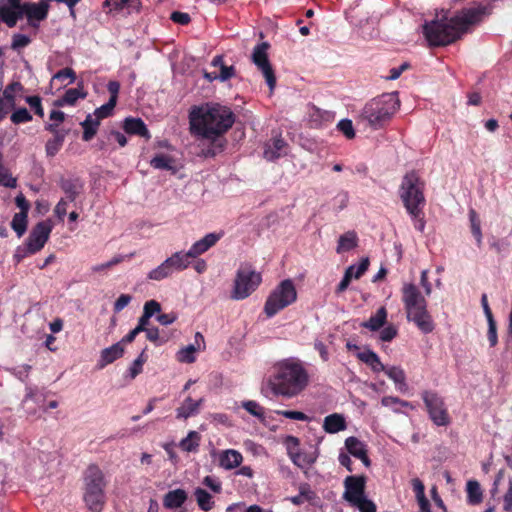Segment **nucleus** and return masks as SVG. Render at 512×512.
Listing matches in <instances>:
<instances>
[{"label": "nucleus", "instance_id": "f257e3e1", "mask_svg": "<svg viewBox=\"0 0 512 512\" xmlns=\"http://www.w3.org/2000/svg\"><path fill=\"white\" fill-rule=\"evenodd\" d=\"M189 123L193 134L212 141V148L205 155L215 156L225 146L221 136L232 127L234 115L226 106L207 103L191 109Z\"/></svg>", "mask_w": 512, "mask_h": 512}, {"label": "nucleus", "instance_id": "f03ea898", "mask_svg": "<svg viewBox=\"0 0 512 512\" xmlns=\"http://www.w3.org/2000/svg\"><path fill=\"white\" fill-rule=\"evenodd\" d=\"M487 14L488 8L482 4L464 8L449 19H437L425 23L424 37L429 46L449 45L469 31L471 26L479 23Z\"/></svg>", "mask_w": 512, "mask_h": 512}, {"label": "nucleus", "instance_id": "7ed1b4c3", "mask_svg": "<svg viewBox=\"0 0 512 512\" xmlns=\"http://www.w3.org/2000/svg\"><path fill=\"white\" fill-rule=\"evenodd\" d=\"M310 384V375L303 361L296 357L277 361L267 380V387L274 396L294 398Z\"/></svg>", "mask_w": 512, "mask_h": 512}, {"label": "nucleus", "instance_id": "20e7f679", "mask_svg": "<svg viewBox=\"0 0 512 512\" xmlns=\"http://www.w3.org/2000/svg\"><path fill=\"white\" fill-rule=\"evenodd\" d=\"M402 301L407 320L413 322L423 333H431L434 330V323L427 310L426 299L414 284L403 285Z\"/></svg>", "mask_w": 512, "mask_h": 512}, {"label": "nucleus", "instance_id": "39448f33", "mask_svg": "<svg viewBox=\"0 0 512 512\" xmlns=\"http://www.w3.org/2000/svg\"><path fill=\"white\" fill-rule=\"evenodd\" d=\"M425 183L416 172L407 173L398 189L399 197L412 220H418L426 204Z\"/></svg>", "mask_w": 512, "mask_h": 512}, {"label": "nucleus", "instance_id": "423d86ee", "mask_svg": "<svg viewBox=\"0 0 512 512\" xmlns=\"http://www.w3.org/2000/svg\"><path fill=\"white\" fill-rule=\"evenodd\" d=\"M400 107L396 93H386L370 100L361 112V117L373 129H379L388 122Z\"/></svg>", "mask_w": 512, "mask_h": 512}, {"label": "nucleus", "instance_id": "0eeeda50", "mask_svg": "<svg viewBox=\"0 0 512 512\" xmlns=\"http://www.w3.org/2000/svg\"><path fill=\"white\" fill-rule=\"evenodd\" d=\"M85 492L84 500L89 509L99 511L105 501L103 472L95 465L89 466L84 478Z\"/></svg>", "mask_w": 512, "mask_h": 512}, {"label": "nucleus", "instance_id": "6e6552de", "mask_svg": "<svg viewBox=\"0 0 512 512\" xmlns=\"http://www.w3.org/2000/svg\"><path fill=\"white\" fill-rule=\"evenodd\" d=\"M297 299V291L292 280H283L268 296L264 311L268 317H273L279 311L293 304Z\"/></svg>", "mask_w": 512, "mask_h": 512}, {"label": "nucleus", "instance_id": "1a4fd4ad", "mask_svg": "<svg viewBox=\"0 0 512 512\" xmlns=\"http://www.w3.org/2000/svg\"><path fill=\"white\" fill-rule=\"evenodd\" d=\"M261 274L249 265H242L236 273L231 298L243 300L250 296L260 285Z\"/></svg>", "mask_w": 512, "mask_h": 512}, {"label": "nucleus", "instance_id": "9d476101", "mask_svg": "<svg viewBox=\"0 0 512 512\" xmlns=\"http://www.w3.org/2000/svg\"><path fill=\"white\" fill-rule=\"evenodd\" d=\"M422 399L425 403L430 419L437 426H447L450 418L445 407L444 400L436 393L425 391L422 393Z\"/></svg>", "mask_w": 512, "mask_h": 512}, {"label": "nucleus", "instance_id": "9b49d317", "mask_svg": "<svg viewBox=\"0 0 512 512\" xmlns=\"http://www.w3.org/2000/svg\"><path fill=\"white\" fill-rule=\"evenodd\" d=\"M268 48L269 44L267 42H262L256 45L253 49L251 58L252 62L262 72L265 81L269 86L270 92L272 93L276 86V77L268 59Z\"/></svg>", "mask_w": 512, "mask_h": 512}, {"label": "nucleus", "instance_id": "f8f14e48", "mask_svg": "<svg viewBox=\"0 0 512 512\" xmlns=\"http://www.w3.org/2000/svg\"><path fill=\"white\" fill-rule=\"evenodd\" d=\"M343 499L353 505L365 496L366 477L364 475H351L344 479Z\"/></svg>", "mask_w": 512, "mask_h": 512}, {"label": "nucleus", "instance_id": "ddd939ff", "mask_svg": "<svg viewBox=\"0 0 512 512\" xmlns=\"http://www.w3.org/2000/svg\"><path fill=\"white\" fill-rule=\"evenodd\" d=\"M23 14L27 17L29 25L38 28L39 22L46 19L49 11V4L46 1L41 3L26 2L22 4Z\"/></svg>", "mask_w": 512, "mask_h": 512}, {"label": "nucleus", "instance_id": "4468645a", "mask_svg": "<svg viewBox=\"0 0 512 512\" xmlns=\"http://www.w3.org/2000/svg\"><path fill=\"white\" fill-rule=\"evenodd\" d=\"M50 233V226H35L26 242L27 252L34 254L41 250L47 242Z\"/></svg>", "mask_w": 512, "mask_h": 512}, {"label": "nucleus", "instance_id": "2eb2a0df", "mask_svg": "<svg viewBox=\"0 0 512 512\" xmlns=\"http://www.w3.org/2000/svg\"><path fill=\"white\" fill-rule=\"evenodd\" d=\"M212 456L218 461V466L224 470H232L243 462L242 454L235 449H225L219 452H213Z\"/></svg>", "mask_w": 512, "mask_h": 512}, {"label": "nucleus", "instance_id": "dca6fc26", "mask_svg": "<svg viewBox=\"0 0 512 512\" xmlns=\"http://www.w3.org/2000/svg\"><path fill=\"white\" fill-rule=\"evenodd\" d=\"M344 447L348 454L361 460L366 467H370L371 461L367 455V448L361 440L354 436H350L346 438Z\"/></svg>", "mask_w": 512, "mask_h": 512}, {"label": "nucleus", "instance_id": "f3484780", "mask_svg": "<svg viewBox=\"0 0 512 512\" xmlns=\"http://www.w3.org/2000/svg\"><path fill=\"white\" fill-rule=\"evenodd\" d=\"M287 153V143L280 137L276 136L265 143L264 158L273 161Z\"/></svg>", "mask_w": 512, "mask_h": 512}, {"label": "nucleus", "instance_id": "a211bd4d", "mask_svg": "<svg viewBox=\"0 0 512 512\" xmlns=\"http://www.w3.org/2000/svg\"><path fill=\"white\" fill-rule=\"evenodd\" d=\"M223 235V232H213L205 235L190 247L188 255H191L192 258H196L197 256L205 253L210 247L215 245Z\"/></svg>", "mask_w": 512, "mask_h": 512}, {"label": "nucleus", "instance_id": "6ab92c4d", "mask_svg": "<svg viewBox=\"0 0 512 512\" xmlns=\"http://www.w3.org/2000/svg\"><path fill=\"white\" fill-rule=\"evenodd\" d=\"M190 258H192V256L188 255V251H177L164 261L167 264L170 273L173 275L176 272H181L187 269L191 264Z\"/></svg>", "mask_w": 512, "mask_h": 512}, {"label": "nucleus", "instance_id": "aec40b11", "mask_svg": "<svg viewBox=\"0 0 512 512\" xmlns=\"http://www.w3.org/2000/svg\"><path fill=\"white\" fill-rule=\"evenodd\" d=\"M22 90L23 86L19 82H13L6 86L3 90L2 97L0 98V105L7 111L14 108L16 105V99L21 95Z\"/></svg>", "mask_w": 512, "mask_h": 512}, {"label": "nucleus", "instance_id": "412c9836", "mask_svg": "<svg viewBox=\"0 0 512 512\" xmlns=\"http://www.w3.org/2000/svg\"><path fill=\"white\" fill-rule=\"evenodd\" d=\"M125 348L122 343H115L110 347H107L101 351L100 359L98 361L99 368H104L108 364L114 362L123 356Z\"/></svg>", "mask_w": 512, "mask_h": 512}, {"label": "nucleus", "instance_id": "4be33fe9", "mask_svg": "<svg viewBox=\"0 0 512 512\" xmlns=\"http://www.w3.org/2000/svg\"><path fill=\"white\" fill-rule=\"evenodd\" d=\"M200 342L204 343V338L198 332L195 335V343L187 345L177 353L178 361L182 363H193L195 361V353L201 349Z\"/></svg>", "mask_w": 512, "mask_h": 512}, {"label": "nucleus", "instance_id": "5701e85b", "mask_svg": "<svg viewBox=\"0 0 512 512\" xmlns=\"http://www.w3.org/2000/svg\"><path fill=\"white\" fill-rule=\"evenodd\" d=\"M346 428V420L342 414L333 413L326 416L323 420V429L329 434H335L340 431H344Z\"/></svg>", "mask_w": 512, "mask_h": 512}, {"label": "nucleus", "instance_id": "b1692460", "mask_svg": "<svg viewBox=\"0 0 512 512\" xmlns=\"http://www.w3.org/2000/svg\"><path fill=\"white\" fill-rule=\"evenodd\" d=\"M123 129L128 134L138 135L146 139L151 137L145 123L140 118H126L123 123Z\"/></svg>", "mask_w": 512, "mask_h": 512}, {"label": "nucleus", "instance_id": "393cba45", "mask_svg": "<svg viewBox=\"0 0 512 512\" xmlns=\"http://www.w3.org/2000/svg\"><path fill=\"white\" fill-rule=\"evenodd\" d=\"M1 20L7 24L8 27H14L17 21L24 16L23 8L13 5L0 6Z\"/></svg>", "mask_w": 512, "mask_h": 512}, {"label": "nucleus", "instance_id": "a878e982", "mask_svg": "<svg viewBox=\"0 0 512 512\" xmlns=\"http://www.w3.org/2000/svg\"><path fill=\"white\" fill-rule=\"evenodd\" d=\"M188 495L184 489L178 488L166 493L163 497V505L167 509H177L187 500Z\"/></svg>", "mask_w": 512, "mask_h": 512}, {"label": "nucleus", "instance_id": "bb28decb", "mask_svg": "<svg viewBox=\"0 0 512 512\" xmlns=\"http://www.w3.org/2000/svg\"><path fill=\"white\" fill-rule=\"evenodd\" d=\"M203 399L194 401L191 397H187L180 407L176 409V416L178 419H187L193 415H196L199 411Z\"/></svg>", "mask_w": 512, "mask_h": 512}, {"label": "nucleus", "instance_id": "cd10ccee", "mask_svg": "<svg viewBox=\"0 0 512 512\" xmlns=\"http://www.w3.org/2000/svg\"><path fill=\"white\" fill-rule=\"evenodd\" d=\"M87 93L84 91L83 87L70 88L68 89L64 95L55 101V105L59 107H63L66 105L72 106L79 99L86 98Z\"/></svg>", "mask_w": 512, "mask_h": 512}, {"label": "nucleus", "instance_id": "c85d7f7f", "mask_svg": "<svg viewBox=\"0 0 512 512\" xmlns=\"http://www.w3.org/2000/svg\"><path fill=\"white\" fill-rule=\"evenodd\" d=\"M385 374L394 382L398 391L405 392L407 390L405 372L401 367L389 366L386 368Z\"/></svg>", "mask_w": 512, "mask_h": 512}, {"label": "nucleus", "instance_id": "c756f323", "mask_svg": "<svg viewBox=\"0 0 512 512\" xmlns=\"http://www.w3.org/2000/svg\"><path fill=\"white\" fill-rule=\"evenodd\" d=\"M150 165L154 169L172 171L173 173H175L177 170L175 160L171 156L166 154L155 155L150 160Z\"/></svg>", "mask_w": 512, "mask_h": 512}, {"label": "nucleus", "instance_id": "7c9ffc66", "mask_svg": "<svg viewBox=\"0 0 512 512\" xmlns=\"http://www.w3.org/2000/svg\"><path fill=\"white\" fill-rule=\"evenodd\" d=\"M99 125L100 120L93 114H88L86 119L81 122V126L83 127V140L90 141L96 135Z\"/></svg>", "mask_w": 512, "mask_h": 512}, {"label": "nucleus", "instance_id": "2f4dec72", "mask_svg": "<svg viewBox=\"0 0 512 512\" xmlns=\"http://www.w3.org/2000/svg\"><path fill=\"white\" fill-rule=\"evenodd\" d=\"M358 245V237L354 231H348L340 236L336 248L337 253H344L354 249Z\"/></svg>", "mask_w": 512, "mask_h": 512}, {"label": "nucleus", "instance_id": "473e14b6", "mask_svg": "<svg viewBox=\"0 0 512 512\" xmlns=\"http://www.w3.org/2000/svg\"><path fill=\"white\" fill-rule=\"evenodd\" d=\"M386 319L387 311L384 307H380L375 315L371 316L362 325L371 331H377L386 323Z\"/></svg>", "mask_w": 512, "mask_h": 512}, {"label": "nucleus", "instance_id": "72a5a7b5", "mask_svg": "<svg viewBox=\"0 0 512 512\" xmlns=\"http://www.w3.org/2000/svg\"><path fill=\"white\" fill-rule=\"evenodd\" d=\"M106 4L113 9H126L128 13L138 12L141 0H106Z\"/></svg>", "mask_w": 512, "mask_h": 512}, {"label": "nucleus", "instance_id": "f704fd0d", "mask_svg": "<svg viewBox=\"0 0 512 512\" xmlns=\"http://www.w3.org/2000/svg\"><path fill=\"white\" fill-rule=\"evenodd\" d=\"M171 276H172V274L170 273L167 264L165 263V261H162L158 266L151 269L147 273L146 278H147V280L152 281V282H160V281L170 278Z\"/></svg>", "mask_w": 512, "mask_h": 512}, {"label": "nucleus", "instance_id": "c9c22d12", "mask_svg": "<svg viewBox=\"0 0 512 512\" xmlns=\"http://www.w3.org/2000/svg\"><path fill=\"white\" fill-rule=\"evenodd\" d=\"M200 435L196 431H190L188 435L179 443V447L185 452L197 451L200 444Z\"/></svg>", "mask_w": 512, "mask_h": 512}, {"label": "nucleus", "instance_id": "e433bc0d", "mask_svg": "<svg viewBox=\"0 0 512 512\" xmlns=\"http://www.w3.org/2000/svg\"><path fill=\"white\" fill-rule=\"evenodd\" d=\"M196 502L203 511H210L214 507L212 496L202 488H196L194 491Z\"/></svg>", "mask_w": 512, "mask_h": 512}, {"label": "nucleus", "instance_id": "4c0bfd02", "mask_svg": "<svg viewBox=\"0 0 512 512\" xmlns=\"http://www.w3.org/2000/svg\"><path fill=\"white\" fill-rule=\"evenodd\" d=\"M467 499L470 504H478L482 501L480 484L475 480H469L466 484Z\"/></svg>", "mask_w": 512, "mask_h": 512}, {"label": "nucleus", "instance_id": "58836bf2", "mask_svg": "<svg viewBox=\"0 0 512 512\" xmlns=\"http://www.w3.org/2000/svg\"><path fill=\"white\" fill-rule=\"evenodd\" d=\"M490 246L496 253L504 254L508 250L509 242L506 237H500V233L498 231H494L491 233Z\"/></svg>", "mask_w": 512, "mask_h": 512}, {"label": "nucleus", "instance_id": "ea45409f", "mask_svg": "<svg viewBox=\"0 0 512 512\" xmlns=\"http://www.w3.org/2000/svg\"><path fill=\"white\" fill-rule=\"evenodd\" d=\"M64 142V135L60 133H54V137L47 141L45 150L46 154L50 157L55 156L61 149Z\"/></svg>", "mask_w": 512, "mask_h": 512}, {"label": "nucleus", "instance_id": "a19ab883", "mask_svg": "<svg viewBox=\"0 0 512 512\" xmlns=\"http://www.w3.org/2000/svg\"><path fill=\"white\" fill-rule=\"evenodd\" d=\"M50 123L46 124L45 129L52 133H59L57 128L65 120V113L60 110H53L49 115Z\"/></svg>", "mask_w": 512, "mask_h": 512}, {"label": "nucleus", "instance_id": "79ce46f5", "mask_svg": "<svg viewBox=\"0 0 512 512\" xmlns=\"http://www.w3.org/2000/svg\"><path fill=\"white\" fill-rule=\"evenodd\" d=\"M242 407L254 417L263 420L264 419V408L253 400L242 402Z\"/></svg>", "mask_w": 512, "mask_h": 512}, {"label": "nucleus", "instance_id": "37998d69", "mask_svg": "<svg viewBox=\"0 0 512 512\" xmlns=\"http://www.w3.org/2000/svg\"><path fill=\"white\" fill-rule=\"evenodd\" d=\"M313 492L307 485H303L300 487V492L296 496H292L288 498V500L294 505H302L303 503L312 499Z\"/></svg>", "mask_w": 512, "mask_h": 512}, {"label": "nucleus", "instance_id": "c03bdc74", "mask_svg": "<svg viewBox=\"0 0 512 512\" xmlns=\"http://www.w3.org/2000/svg\"><path fill=\"white\" fill-rule=\"evenodd\" d=\"M76 79L75 72L71 68H64L60 71H58L56 74L53 75L51 79V84H54L55 81H61L64 82L68 80L67 84L74 83Z\"/></svg>", "mask_w": 512, "mask_h": 512}, {"label": "nucleus", "instance_id": "a18cd8bd", "mask_svg": "<svg viewBox=\"0 0 512 512\" xmlns=\"http://www.w3.org/2000/svg\"><path fill=\"white\" fill-rule=\"evenodd\" d=\"M288 453L292 462L298 467H305L314 462V458H308L301 452H294L291 448L289 449Z\"/></svg>", "mask_w": 512, "mask_h": 512}, {"label": "nucleus", "instance_id": "49530a36", "mask_svg": "<svg viewBox=\"0 0 512 512\" xmlns=\"http://www.w3.org/2000/svg\"><path fill=\"white\" fill-rule=\"evenodd\" d=\"M123 260H124V256H115L111 260H109L105 263L93 265L91 267V270L94 273H102V272H105L108 269L112 268L113 266L121 263Z\"/></svg>", "mask_w": 512, "mask_h": 512}, {"label": "nucleus", "instance_id": "de8ad7c7", "mask_svg": "<svg viewBox=\"0 0 512 512\" xmlns=\"http://www.w3.org/2000/svg\"><path fill=\"white\" fill-rule=\"evenodd\" d=\"M147 360V356L144 351L133 361L129 368V374L131 378H135L138 374L142 372V368L144 363Z\"/></svg>", "mask_w": 512, "mask_h": 512}, {"label": "nucleus", "instance_id": "09e8293b", "mask_svg": "<svg viewBox=\"0 0 512 512\" xmlns=\"http://www.w3.org/2000/svg\"><path fill=\"white\" fill-rule=\"evenodd\" d=\"M10 119L14 124L26 123L32 120V115L26 108H19L12 113Z\"/></svg>", "mask_w": 512, "mask_h": 512}, {"label": "nucleus", "instance_id": "8fccbe9b", "mask_svg": "<svg viewBox=\"0 0 512 512\" xmlns=\"http://www.w3.org/2000/svg\"><path fill=\"white\" fill-rule=\"evenodd\" d=\"M72 202L70 200L61 199L55 207V215L57 220L60 222H65L66 216L68 214L69 205Z\"/></svg>", "mask_w": 512, "mask_h": 512}, {"label": "nucleus", "instance_id": "3c124183", "mask_svg": "<svg viewBox=\"0 0 512 512\" xmlns=\"http://www.w3.org/2000/svg\"><path fill=\"white\" fill-rule=\"evenodd\" d=\"M31 43V39L25 34H14L12 37L11 48L13 50H20Z\"/></svg>", "mask_w": 512, "mask_h": 512}, {"label": "nucleus", "instance_id": "603ef678", "mask_svg": "<svg viewBox=\"0 0 512 512\" xmlns=\"http://www.w3.org/2000/svg\"><path fill=\"white\" fill-rule=\"evenodd\" d=\"M381 404L384 406V407H392V404H399V408L401 409L402 407L404 408H411L413 409V405L407 401H404V400H401L400 398L398 397H394V396H385L382 398L381 400Z\"/></svg>", "mask_w": 512, "mask_h": 512}, {"label": "nucleus", "instance_id": "864d4df0", "mask_svg": "<svg viewBox=\"0 0 512 512\" xmlns=\"http://www.w3.org/2000/svg\"><path fill=\"white\" fill-rule=\"evenodd\" d=\"M115 105L116 103H114V100H109L106 104L97 108L93 115L96 116L99 120L106 118L111 115Z\"/></svg>", "mask_w": 512, "mask_h": 512}, {"label": "nucleus", "instance_id": "5fc2aeb1", "mask_svg": "<svg viewBox=\"0 0 512 512\" xmlns=\"http://www.w3.org/2000/svg\"><path fill=\"white\" fill-rule=\"evenodd\" d=\"M488 323V331H487V337L489 340V344L491 347H494L498 343V336H497V325L494 318L487 319Z\"/></svg>", "mask_w": 512, "mask_h": 512}, {"label": "nucleus", "instance_id": "6e6d98bb", "mask_svg": "<svg viewBox=\"0 0 512 512\" xmlns=\"http://www.w3.org/2000/svg\"><path fill=\"white\" fill-rule=\"evenodd\" d=\"M337 127H338L339 131H341L346 136V138H348V139L354 138L355 131H354V127H353L351 120L342 119L339 121Z\"/></svg>", "mask_w": 512, "mask_h": 512}, {"label": "nucleus", "instance_id": "4d7b16f0", "mask_svg": "<svg viewBox=\"0 0 512 512\" xmlns=\"http://www.w3.org/2000/svg\"><path fill=\"white\" fill-rule=\"evenodd\" d=\"M352 506L357 507L360 512H376V505L366 496H363L359 502H355Z\"/></svg>", "mask_w": 512, "mask_h": 512}, {"label": "nucleus", "instance_id": "13d9d810", "mask_svg": "<svg viewBox=\"0 0 512 512\" xmlns=\"http://www.w3.org/2000/svg\"><path fill=\"white\" fill-rule=\"evenodd\" d=\"M26 102L28 103V105L35 110V113L40 116V117H43L44 116V110H43V107H42V104H41V99L40 97L38 96H27L26 97Z\"/></svg>", "mask_w": 512, "mask_h": 512}, {"label": "nucleus", "instance_id": "bf43d9fd", "mask_svg": "<svg viewBox=\"0 0 512 512\" xmlns=\"http://www.w3.org/2000/svg\"><path fill=\"white\" fill-rule=\"evenodd\" d=\"M350 267H354L352 270V279H359L368 269L369 267V259L363 258L359 265H351Z\"/></svg>", "mask_w": 512, "mask_h": 512}, {"label": "nucleus", "instance_id": "052dcab7", "mask_svg": "<svg viewBox=\"0 0 512 512\" xmlns=\"http://www.w3.org/2000/svg\"><path fill=\"white\" fill-rule=\"evenodd\" d=\"M161 311V305L156 300H149L144 304L143 313L150 318Z\"/></svg>", "mask_w": 512, "mask_h": 512}, {"label": "nucleus", "instance_id": "680f3d73", "mask_svg": "<svg viewBox=\"0 0 512 512\" xmlns=\"http://www.w3.org/2000/svg\"><path fill=\"white\" fill-rule=\"evenodd\" d=\"M16 205L20 208L18 216H23V219L27 218V212L29 210V203L27 202L23 194H19L15 198Z\"/></svg>", "mask_w": 512, "mask_h": 512}, {"label": "nucleus", "instance_id": "e2e57ef3", "mask_svg": "<svg viewBox=\"0 0 512 512\" xmlns=\"http://www.w3.org/2000/svg\"><path fill=\"white\" fill-rule=\"evenodd\" d=\"M354 267H348L345 271L344 277L340 281L337 287V292L341 293L345 291L352 280V270H354Z\"/></svg>", "mask_w": 512, "mask_h": 512}, {"label": "nucleus", "instance_id": "0e129e2a", "mask_svg": "<svg viewBox=\"0 0 512 512\" xmlns=\"http://www.w3.org/2000/svg\"><path fill=\"white\" fill-rule=\"evenodd\" d=\"M132 297L128 294H121L114 303V311L120 312L131 302Z\"/></svg>", "mask_w": 512, "mask_h": 512}, {"label": "nucleus", "instance_id": "69168bd1", "mask_svg": "<svg viewBox=\"0 0 512 512\" xmlns=\"http://www.w3.org/2000/svg\"><path fill=\"white\" fill-rule=\"evenodd\" d=\"M62 188L65 191V193L67 194V197L69 198L70 202H73L76 194L78 193V187L75 184H73L69 181H66V182H63Z\"/></svg>", "mask_w": 512, "mask_h": 512}, {"label": "nucleus", "instance_id": "338daca9", "mask_svg": "<svg viewBox=\"0 0 512 512\" xmlns=\"http://www.w3.org/2000/svg\"><path fill=\"white\" fill-rule=\"evenodd\" d=\"M203 484L205 486H207L208 488H210L215 493H220L221 492V489H222L221 483L218 480H216L213 477H211V476L204 477Z\"/></svg>", "mask_w": 512, "mask_h": 512}, {"label": "nucleus", "instance_id": "774afa93", "mask_svg": "<svg viewBox=\"0 0 512 512\" xmlns=\"http://www.w3.org/2000/svg\"><path fill=\"white\" fill-rule=\"evenodd\" d=\"M504 510L512 512V480L509 481V487L504 495Z\"/></svg>", "mask_w": 512, "mask_h": 512}]
</instances>
